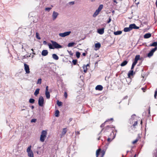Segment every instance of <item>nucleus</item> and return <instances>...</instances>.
I'll return each instance as SVG.
<instances>
[{"label":"nucleus","instance_id":"obj_57","mask_svg":"<svg viewBox=\"0 0 157 157\" xmlns=\"http://www.w3.org/2000/svg\"><path fill=\"white\" fill-rule=\"evenodd\" d=\"M48 86H46L45 91H48Z\"/></svg>","mask_w":157,"mask_h":157},{"label":"nucleus","instance_id":"obj_14","mask_svg":"<svg viewBox=\"0 0 157 157\" xmlns=\"http://www.w3.org/2000/svg\"><path fill=\"white\" fill-rule=\"evenodd\" d=\"M95 89L98 90H101L103 89V87L101 85H97L95 87Z\"/></svg>","mask_w":157,"mask_h":157},{"label":"nucleus","instance_id":"obj_62","mask_svg":"<svg viewBox=\"0 0 157 157\" xmlns=\"http://www.w3.org/2000/svg\"><path fill=\"white\" fill-rule=\"evenodd\" d=\"M82 55L84 56H86V53H83L82 54Z\"/></svg>","mask_w":157,"mask_h":157},{"label":"nucleus","instance_id":"obj_64","mask_svg":"<svg viewBox=\"0 0 157 157\" xmlns=\"http://www.w3.org/2000/svg\"><path fill=\"white\" fill-rule=\"evenodd\" d=\"M155 4H156V6L157 7V0H156V2H155Z\"/></svg>","mask_w":157,"mask_h":157},{"label":"nucleus","instance_id":"obj_38","mask_svg":"<svg viewBox=\"0 0 157 157\" xmlns=\"http://www.w3.org/2000/svg\"><path fill=\"white\" fill-rule=\"evenodd\" d=\"M113 118H111L109 119H108L107 120L105 121V122H104V123H106V122H109L110 121H113Z\"/></svg>","mask_w":157,"mask_h":157},{"label":"nucleus","instance_id":"obj_56","mask_svg":"<svg viewBox=\"0 0 157 157\" xmlns=\"http://www.w3.org/2000/svg\"><path fill=\"white\" fill-rule=\"evenodd\" d=\"M43 44L44 45H46L47 44V42H46V41L44 40L43 42Z\"/></svg>","mask_w":157,"mask_h":157},{"label":"nucleus","instance_id":"obj_43","mask_svg":"<svg viewBox=\"0 0 157 157\" xmlns=\"http://www.w3.org/2000/svg\"><path fill=\"white\" fill-rule=\"evenodd\" d=\"M51 9H52V8L47 7V8H45V10L46 11H49Z\"/></svg>","mask_w":157,"mask_h":157},{"label":"nucleus","instance_id":"obj_33","mask_svg":"<svg viewBox=\"0 0 157 157\" xmlns=\"http://www.w3.org/2000/svg\"><path fill=\"white\" fill-rule=\"evenodd\" d=\"M75 43L74 42H71L68 43V47H71L73 46Z\"/></svg>","mask_w":157,"mask_h":157},{"label":"nucleus","instance_id":"obj_8","mask_svg":"<svg viewBox=\"0 0 157 157\" xmlns=\"http://www.w3.org/2000/svg\"><path fill=\"white\" fill-rule=\"evenodd\" d=\"M45 101L43 97L42 96H40V106L43 107L45 104Z\"/></svg>","mask_w":157,"mask_h":157},{"label":"nucleus","instance_id":"obj_15","mask_svg":"<svg viewBox=\"0 0 157 157\" xmlns=\"http://www.w3.org/2000/svg\"><path fill=\"white\" fill-rule=\"evenodd\" d=\"M133 71L131 70L128 73V78H130L131 76V75H133Z\"/></svg>","mask_w":157,"mask_h":157},{"label":"nucleus","instance_id":"obj_32","mask_svg":"<svg viewBox=\"0 0 157 157\" xmlns=\"http://www.w3.org/2000/svg\"><path fill=\"white\" fill-rule=\"evenodd\" d=\"M80 53L78 52H76V56L77 58H79L80 57Z\"/></svg>","mask_w":157,"mask_h":157},{"label":"nucleus","instance_id":"obj_49","mask_svg":"<svg viewBox=\"0 0 157 157\" xmlns=\"http://www.w3.org/2000/svg\"><path fill=\"white\" fill-rule=\"evenodd\" d=\"M137 121H135L134 122V123L133 124V126L134 127H135L137 125Z\"/></svg>","mask_w":157,"mask_h":157},{"label":"nucleus","instance_id":"obj_25","mask_svg":"<svg viewBox=\"0 0 157 157\" xmlns=\"http://www.w3.org/2000/svg\"><path fill=\"white\" fill-rule=\"evenodd\" d=\"M39 88L37 89L34 92V94L35 96H36L39 93Z\"/></svg>","mask_w":157,"mask_h":157},{"label":"nucleus","instance_id":"obj_19","mask_svg":"<svg viewBox=\"0 0 157 157\" xmlns=\"http://www.w3.org/2000/svg\"><path fill=\"white\" fill-rule=\"evenodd\" d=\"M131 30L129 26V27H125L124 28V31L125 32H129Z\"/></svg>","mask_w":157,"mask_h":157},{"label":"nucleus","instance_id":"obj_24","mask_svg":"<svg viewBox=\"0 0 157 157\" xmlns=\"http://www.w3.org/2000/svg\"><path fill=\"white\" fill-rule=\"evenodd\" d=\"M101 151V149L100 148H99L96 151V157H98V155H99V153Z\"/></svg>","mask_w":157,"mask_h":157},{"label":"nucleus","instance_id":"obj_44","mask_svg":"<svg viewBox=\"0 0 157 157\" xmlns=\"http://www.w3.org/2000/svg\"><path fill=\"white\" fill-rule=\"evenodd\" d=\"M156 96L157 97V88L156 90L155 91V93L154 97L155 98H156Z\"/></svg>","mask_w":157,"mask_h":157},{"label":"nucleus","instance_id":"obj_3","mask_svg":"<svg viewBox=\"0 0 157 157\" xmlns=\"http://www.w3.org/2000/svg\"><path fill=\"white\" fill-rule=\"evenodd\" d=\"M51 42L54 48H62V46L58 44L56 42L51 40Z\"/></svg>","mask_w":157,"mask_h":157},{"label":"nucleus","instance_id":"obj_50","mask_svg":"<svg viewBox=\"0 0 157 157\" xmlns=\"http://www.w3.org/2000/svg\"><path fill=\"white\" fill-rule=\"evenodd\" d=\"M36 119H33L31 120V122H35L36 121Z\"/></svg>","mask_w":157,"mask_h":157},{"label":"nucleus","instance_id":"obj_30","mask_svg":"<svg viewBox=\"0 0 157 157\" xmlns=\"http://www.w3.org/2000/svg\"><path fill=\"white\" fill-rule=\"evenodd\" d=\"M99 12L96 10L93 15V16L95 17L99 13Z\"/></svg>","mask_w":157,"mask_h":157},{"label":"nucleus","instance_id":"obj_2","mask_svg":"<svg viewBox=\"0 0 157 157\" xmlns=\"http://www.w3.org/2000/svg\"><path fill=\"white\" fill-rule=\"evenodd\" d=\"M31 146L30 145L28 147L26 151L29 157H34L33 152L31 150Z\"/></svg>","mask_w":157,"mask_h":157},{"label":"nucleus","instance_id":"obj_29","mask_svg":"<svg viewBox=\"0 0 157 157\" xmlns=\"http://www.w3.org/2000/svg\"><path fill=\"white\" fill-rule=\"evenodd\" d=\"M67 132V128H63V130L62 133L63 135H64Z\"/></svg>","mask_w":157,"mask_h":157},{"label":"nucleus","instance_id":"obj_54","mask_svg":"<svg viewBox=\"0 0 157 157\" xmlns=\"http://www.w3.org/2000/svg\"><path fill=\"white\" fill-rule=\"evenodd\" d=\"M136 117V115L135 114H133L132 116V118L133 119L135 117Z\"/></svg>","mask_w":157,"mask_h":157},{"label":"nucleus","instance_id":"obj_35","mask_svg":"<svg viewBox=\"0 0 157 157\" xmlns=\"http://www.w3.org/2000/svg\"><path fill=\"white\" fill-rule=\"evenodd\" d=\"M140 56L139 55H136L135 56V59L136 60H138L140 59Z\"/></svg>","mask_w":157,"mask_h":157},{"label":"nucleus","instance_id":"obj_46","mask_svg":"<svg viewBox=\"0 0 157 157\" xmlns=\"http://www.w3.org/2000/svg\"><path fill=\"white\" fill-rule=\"evenodd\" d=\"M136 65V64H135L134 63H132V67L131 68V70H132L134 68V66Z\"/></svg>","mask_w":157,"mask_h":157},{"label":"nucleus","instance_id":"obj_26","mask_svg":"<svg viewBox=\"0 0 157 157\" xmlns=\"http://www.w3.org/2000/svg\"><path fill=\"white\" fill-rule=\"evenodd\" d=\"M48 45L49 47V48L50 49H54V46H53L52 44H51L50 43H48Z\"/></svg>","mask_w":157,"mask_h":157},{"label":"nucleus","instance_id":"obj_4","mask_svg":"<svg viewBox=\"0 0 157 157\" xmlns=\"http://www.w3.org/2000/svg\"><path fill=\"white\" fill-rule=\"evenodd\" d=\"M157 49V48L156 47H155L154 48L152 49L147 54V57L150 58L153 55L154 52Z\"/></svg>","mask_w":157,"mask_h":157},{"label":"nucleus","instance_id":"obj_6","mask_svg":"<svg viewBox=\"0 0 157 157\" xmlns=\"http://www.w3.org/2000/svg\"><path fill=\"white\" fill-rule=\"evenodd\" d=\"M71 33V31L66 32H64V33H59V36L61 37H64L65 36L69 35Z\"/></svg>","mask_w":157,"mask_h":157},{"label":"nucleus","instance_id":"obj_34","mask_svg":"<svg viewBox=\"0 0 157 157\" xmlns=\"http://www.w3.org/2000/svg\"><path fill=\"white\" fill-rule=\"evenodd\" d=\"M35 101V100L33 98H30L29 100V102L31 103H33Z\"/></svg>","mask_w":157,"mask_h":157},{"label":"nucleus","instance_id":"obj_11","mask_svg":"<svg viewBox=\"0 0 157 157\" xmlns=\"http://www.w3.org/2000/svg\"><path fill=\"white\" fill-rule=\"evenodd\" d=\"M104 28L98 29L97 30L98 33L101 35L103 34L104 33Z\"/></svg>","mask_w":157,"mask_h":157},{"label":"nucleus","instance_id":"obj_60","mask_svg":"<svg viewBox=\"0 0 157 157\" xmlns=\"http://www.w3.org/2000/svg\"><path fill=\"white\" fill-rule=\"evenodd\" d=\"M72 118H69V122H70L72 121Z\"/></svg>","mask_w":157,"mask_h":157},{"label":"nucleus","instance_id":"obj_61","mask_svg":"<svg viewBox=\"0 0 157 157\" xmlns=\"http://www.w3.org/2000/svg\"><path fill=\"white\" fill-rule=\"evenodd\" d=\"M113 2L116 3L117 4V1L116 0H113Z\"/></svg>","mask_w":157,"mask_h":157},{"label":"nucleus","instance_id":"obj_1","mask_svg":"<svg viewBox=\"0 0 157 157\" xmlns=\"http://www.w3.org/2000/svg\"><path fill=\"white\" fill-rule=\"evenodd\" d=\"M47 133L46 130L42 131L40 137V140L42 142H44L47 137Z\"/></svg>","mask_w":157,"mask_h":157},{"label":"nucleus","instance_id":"obj_36","mask_svg":"<svg viewBox=\"0 0 157 157\" xmlns=\"http://www.w3.org/2000/svg\"><path fill=\"white\" fill-rule=\"evenodd\" d=\"M57 104L58 106H60L62 105V103L61 101H57Z\"/></svg>","mask_w":157,"mask_h":157},{"label":"nucleus","instance_id":"obj_63","mask_svg":"<svg viewBox=\"0 0 157 157\" xmlns=\"http://www.w3.org/2000/svg\"><path fill=\"white\" fill-rule=\"evenodd\" d=\"M31 108L32 109H33L34 108V106L33 105H32L31 106Z\"/></svg>","mask_w":157,"mask_h":157},{"label":"nucleus","instance_id":"obj_51","mask_svg":"<svg viewBox=\"0 0 157 157\" xmlns=\"http://www.w3.org/2000/svg\"><path fill=\"white\" fill-rule=\"evenodd\" d=\"M111 18L109 17L108 21L107 22V23L108 24L110 22V21H111Z\"/></svg>","mask_w":157,"mask_h":157},{"label":"nucleus","instance_id":"obj_53","mask_svg":"<svg viewBox=\"0 0 157 157\" xmlns=\"http://www.w3.org/2000/svg\"><path fill=\"white\" fill-rule=\"evenodd\" d=\"M110 127L109 126H107L106 127V130H108L109 128H110Z\"/></svg>","mask_w":157,"mask_h":157},{"label":"nucleus","instance_id":"obj_41","mask_svg":"<svg viewBox=\"0 0 157 157\" xmlns=\"http://www.w3.org/2000/svg\"><path fill=\"white\" fill-rule=\"evenodd\" d=\"M115 138V136L112 139H111L110 138H108L107 140L109 142H111L112 140H113L114 139V138Z\"/></svg>","mask_w":157,"mask_h":157},{"label":"nucleus","instance_id":"obj_5","mask_svg":"<svg viewBox=\"0 0 157 157\" xmlns=\"http://www.w3.org/2000/svg\"><path fill=\"white\" fill-rule=\"evenodd\" d=\"M29 48L28 45L26 44H23L21 45V48L23 52L27 51Z\"/></svg>","mask_w":157,"mask_h":157},{"label":"nucleus","instance_id":"obj_7","mask_svg":"<svg viewBox=\"0 0 157 157\" xmlns=\"http://www.w3.org/2000/svg\"><path fill=\"white\" fill-rule=\"evenodd\" d=\"M59 13L57 12L54 11L52 15L53 20L55 21Z\"/></svg>","mask_w":157,"mask_h":157},{"label":"nucleus","instance_id":"obj_23","mask_svg":"<svg viewBox=\"0 0 157 157\" xmlns=\"http://www.w3.org/2000/svg\"><path fill=\"white\" fill-rule=\"evenodd\" d=\"M59 110H57L56 111L55 113V116L56 117H58L59 115Z\"/></svg>","mask_w":157,"mask_h":157},{"label":"nucleus","instance_id":"obj_12","mask_svg":"<svg viewBox=\"0 0 157 157\" xmlns=\"http://www.w3.org/2000/svg\"><path fill=\"white\" fill-rule=\"evenodd\" d=\"M48 52L46 50H44L41 52V55L43 56H46L48 55Z\"/></svg>","mask_w":157,"mask_h":157},{"label":"nucleus","instance_id":"obj_13","mask_svg":"<svg viewBox=\"0 0 157 157\" xmlns=\"http://www.w3.org/2000/svg\"><path fill=\"white\" fill-rule=\"evenodd\" d=\"M151 36V33H149L145 34L144 36V39H147L150 37Z\"/></svg>","mask_w":157,"mask_h":157},{"label":"nucleus","instance_id":"obj_16","mask_svg":"<svg viewBox=\"0 0 157 157\" xmlns=\"http://www.w3.org/2000/svg\"><path fill=\"white\" fill-rule=\"evenodd\" d=\"M45 96L46 98L48 99H49L50 98V94L49 92L48 91H45Z\"/></svg>","mask_w":157,"mask_h":157},{"label":"nucleus","instance_id":"obj_59","mask_svg":"<svg viewBox=\"0 0 157 157\" xmlns=\"http://www.w3.org/2000/svg\"><path fill=\"white\" fill-rule=\"evenodd\" d=\"M32 14V13H29V17H30V16H32V17H33L32 16H31V15Z\"/></svg>","mask_w":157,"mask_h":157},{"label":"nucleus","instance_id":"obj_28","mask_svg":"<svg viewBox=\"0 0 157 157\" xmlns=\"http://www.w3.org/2000/svg\"><path fill=\"white\" fill-rule=\"evenodd\" d=\"M150 46H154L156 47L157 46V42H154L150 45Z\"/></svg>","mask_w":157,"mask_h":157},{"label":"nucleus","instance_id":"obj_47","mask_svg":"<svg viewBox=\"0 0 157 157\" xmlns=\"http://www.w3.org/2000/svg\"><path fill=\"white\" fill-rule=\"evenodd\" d=\"M69 4L70 5H74L75 4V2L74 1H72V2H69Z\"/></svg>","mask_w":157,"mask_h":157},{"label":"nucleus","instance_id":"obj_39","mask_svg":"<svg viewBox=\"0 0 157 157\" xmlns=\"http://www.w3.org/2000/svg\"><path fill=\"white\" fill-rule=\"evenodd\" d=\"M30 55L29 56H28V55H25V56H23V57L22 58V59H26V58H27L28 57H30Z\"/></svg>","mask_w":157,"mask_h":157},{"label":"nucleus","instance_id":"obj_21","mask_svg":"<svg viewBox=\"0 0 157 157\" xmlns=\"http://www.w3.org/2000/svg\"><path fill=\"white\" fill-rule=\"evenodd\" d=\"M103 5H102V4L100 5L99 6L97 10H98V11H99L100 12L101 10L103 8Z\"/></svg>","mask_w":157,"mask_h":157},{"label":"nucleus","instance_id":"obj_10","mask_svg":"<svg viewBox=\"0 0 157 157\" xmlns=\"http://www.w3.org/2000/svg\"><path fill=\"white\" fill-rule=\"evenodd\" d=\"M25 69L27 73H29L30 72L29 66L26 63L24 64Z\"/></svg>","mask_w":157,"mask_h":157},{"label":"nucleus","instance_id":"obj_48","mask_svg":"<svg viewBox=\"0 0 157 157\" xmlns=\"http://www.w3.org/2000/svg\"><path fill=\"white\" fill-rule=\"evenodd\" d=\"M64 96L65 98H67V93L66 92H64Z\"/></svg>","mask_w":157,"mask_h":157},{"label":"nucleus","instance_id":"obj_37","mask_svg":"<svg viewBox=\"0 0 157 157\" xmlns=\"http://www.w3.org/2000/svg\"><path fill=\"white\" fill-rule=\"evenodd\" d=\"M77 60L76 59H73L72 60V63H73V64L74 65H75L76 64V63H77Z\"/></svg>","mask_w":157,"mask_h":157},{"label":"nucleus","instance_id":"obj_58","mask_svg":"<svg viewBox=\"0 0 157 157\" xmlns=\"http://www.w3.org/2000/svg\"><path fill=\"white\" fill-rule=\"evenodd\" d=\"M105 123H103V124H102L101 125V126H101V127H103L104 126V124H105Z\"/></svg>","mask_w":157,"mask_h":157},{"label":"nucleus","instance_id":"obj_20","mask_svg":"<svg viewBox=\"0 0 157 157\" xmlns=\"http://www.w3.org/2000/svg\"><path fill=\"white\" fill-rule=\"evenodd\" d=\"M128 63V61L126 60L124 61L121 64V66L122 67H123L126 65Z\"/></svg>","mask_w":157,"mask_h":157},{"label":"nucleus","instance_id":"obj_55","mask_svg":"<svg viewBox=\"0 0 157 157\" xmlns=\"http://www.w3.org/2000/svg\"><path fill=\"white\" fill-rule=\"evenodd\" d=\"M75 134L76 135H79L80 133L79 131L75 132Z\"/></svg>","mask_w":157,"mask_h":157},{"label":"nucleus","instance_id":"obj_31","mask_svg":"<svg viewBox=\"0 0 157 157\" xmlns=\"http://www.w3.org/2000/svg\"><path fill=\"white\" fill-rule=\"evenodd\" d=\"M95 47L96 48H99L101 47V44L100 43H97L95 44Z\"/></svg>","mask_w":157,"mask_h":157},{"label":"nucleus","instance_id":"obj_9","mask_svg":"<svg viewBox=\"0 0 157 157\" xmlns=\"http://www.w3.org/2000/svg\"><path fill=\"white\" fill-rule=\"evenodd\" d=\"M129 26L131 30L133 29H137L139 28V27L137 26L135 24H131L129 25Z\"/></svg>","mask_w":157,"mask_h":157},{"label":"nucleus","instance_id":"obj_17","mask_svg":"<svg viewBox=\"0 0 157 157\" xmlns=\"http://www.w3.org/2000/svg\"><path fill=\"white\" fill-rule=\"evenodd\" d=\"M53 58L56 60H57L59 59L58 56L56 54H53L52 55Z\"/></svg>","mask_w":157,"mask_h":157},{"label":"nucleus","instance_id":"obj_40","mask_svg":"<svg viewBox=\"0 0 157 157\" xmlns=\"http://www.w3.org/2000/svg\"><path fill=\"white\" fill-rule=\"evenodd\" d=\"M67 52H68L70 55L71 56H72L73 55V53L72 52V51H69L68 50H67Z\"/></svg>","mask_w":157,"mask_h":157},{"label":"nucleus","instance_id":"obj_42","mask_svg":"<svg viewBox=\"0 0 157 157\" xmlns=\"http://www.w3.org/2000/svg\"><path fill=\"white\" fill-rule=\"evenodd\" d=\"M34 49H31V50L33 52V53L34 54H36V53H38V52H36L35 51V49H34Z\"/></svg>","mask_w":157,"mask_h":157},{"label":"nucleus","instance_id":"obj_52","mask_svg":"<svg viewBox=\"0 0 157 157\" xmlns=\"http://www.w3.org/2000/svg\"><path fill=\"white\" fill-rule=\"evenodd\" d=\"M138 61V60H136V59H135L134 61V62L133 63H134L135 64H136L137 63Z\"/></svg>","mask_w":157,"mask_h":157},{"label":"nucleus","instance_id":"obj_45","mask_svg":"<svg viewBox=\"0 0 157 157\" xmlns=\"http://www.w3.org/2000/svg\"><path fill=\"white\" fill-rule=\"evenodd\" d=\"M36 37L38 39H39V33H38L37 32L36 33Z\"/></svg>","mask_w":157,"mask_h":157},{"label":"nucleus","instance_id":"obj_27","mask_svg":"<svg viewBox=\"0 0 157 157\" xmlns=\"http://www.w3.org/2000/svg\"><path fill=\"white\" fill-rule=\"evenodd\" d=\"M140 139V137L138 136L135 140L133 141L132 142V144H134L135 143H136Z\"/></svg>","mask_w":157,"mask_h":157},{"label":"nucleus","instance_id":"obj_22","mask_svg":"<svg viewBox=\"0 0 157 157\" xmlns=\"http://www.w3.org/2000/svg\"><path fill=\"white\" fill-rule=\"evenodd\" d=\"M82 67L83 69L84 72L85 73H86L87 72V66H86V65H84Z\"/></svg>","mask_w":157,"mask_h":157},{"label":"nucleus","instance_id":"obj_18","mask_svg":"<svg viewBox=\"0 0 157 157\" xmlns=\"http://www.w3.org/2000/svg\"><path fill=\"white\" fill-rule=\"evenodd\" d=\"M122 33V31H118L114 32V34L115 35H120Z\"/></svg>","mask_w":157,"mask_h":157}]
</instances>
